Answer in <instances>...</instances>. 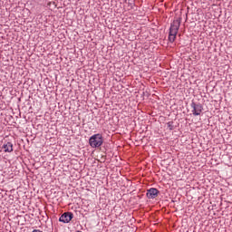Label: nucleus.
Listing matches in <instances>:
<instances>
[{
	"label": "nucleus",
	"instance_id": "nucleus-1",
	"mask_svg": "<svg viewBox=\"0 0 232 232\" xmlns=\"http://www.w3.org/2000/svg\"><path fill=\"white\" fill-rule=\"evenodd\" d=\"M179 28H180V18H177L173 21L170 25L169 41L170 43H174L175 39H177V34H179Z\"/></svg>",
	"mask_w": 232,
	"mask_h": 232
},
{
	"label": "nucleus",
	"instance_id": "nucleus-2",
	"mask_svg": "<svg viewBox=\"0 0 232 232\" xmlns=\"http://www.w3.org/2000/svg\"><path fill=\"white\" fill-rule=\"evenodd\" d=\"M90 146L92 148H99L102 146V136L101 134H95L89 140Z\"/></svg>",
	"mask_w": 232,
	"mask_h": 232
},
{
	"label": "nucleus",
	"instance_id": "nucleus-3",
	"mask_svg": "<svg viewBox=\"0 0 232 232\" xmlns=\"http://www.w3.org/2000/svg\"><path fill=\"white\" fill-rule=\"evenodd\" d=\"M72 218H73V214L70 212L63 213L60 217V222H63V224H68V222H70Z\"/></svg>",
	"mask_w": 232,
	"mask_h": 232
},
{
	"label": "nucleus",
	"instance_id": "nucleus-4",
	"mask_svg": "<svg viewBox=\"0 0 232 232\" xmlns=\"http://www.w3.org/2000/svg\"><path fill=\"white\" fill-rule=\"evenodd\" d=\"M192 107V113L193 115H200L202 113V105L200 104H196L195 102H193L191 104Z\"/></svg>",
	"mask_w": 232,
	"mask_h": 232
},
{
	"label": "nucleus",
	"instance_id": "nucleus-5",
	"mask_svg": "<svg viewBox=\"0 0 232 232\" xmlns=\"http://www.w3.org/2000/svg\"><path fill=\"white\" fill-rule=\"evenodd\" d=\"M159 195V190L157 188H150L147 192L148 198H155Z\"/></svg>",
	"mask_w": 232,
	"mask_h": 232
},
{
	"label": "nucleus",
	"instance_id": "nucleus-6",
	"mask_svg": "<svg viewBox=\"0 0 232 232\" xmlns=\"http://www.w3.org/2000/svg\"><path fill=\"white\" fill-rule=\"evenodd\" d=\"M3 148L5 153H12V151H14V145H12V143L10 142H7L6 144H5Z\"/></svg>",
	"mask_w": 232,
	"mask_h": 232
}]
</instances>
